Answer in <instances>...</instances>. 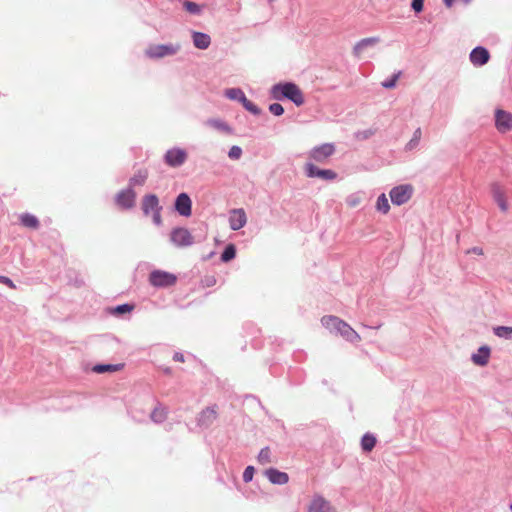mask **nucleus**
I'll list each match as a JSON object with an SVG mask.
<instances>
[{
  "mask_svg": "<svg viewBox=\"0 0 512 512\" xmlns=\"http://www.w3.org/2000/svg\"><path fill=\"white\" fill-rule=\"evenodd\" d=\"M401 72H397L393 74L390 78L386 79L382 82V86L386 89H392L396 86V82L398 78L400 77Z\"/></svg>",
  "mask_w": 512,
  "mask_h": 512,
  "instance_id": "ea45409f",
  "label": "nucleus"
},
{
  "mask_svg": "<svg viewBox=\"0 0 512 512\" xmlns=\"http://www.w3.org/2000/svg\"><path fill=\"white\" fill-rule=\"evenodd\" d=\"M469 59L475 67H481L489 62L490 53L486 47L477 46L471 50Z\"/></svg>",
  "mask_w": 512,
  "mask_h": 512,
  "instance_id": "ddd939ff",
  "label": "nucleus"
},
{
  "mask_svg": "<svg viewBox=\"0 0 512 512\" xmlns=\"http://www.w3.org/2000/svg\"><path fill=\"white\" fill-rule=\"evenodd\" d=\"M192 40L194 46L200 50L207 49L211 44V37L204 32L193 31Z\"/></svg>",
  "mask_w": 512,
  "mask_h": 512,
  "instance_id": "aec40b11",
  "label": "nucleus"
},
{
  "mask_svg": "<svg viewBox=\"0 0 512 512\" xmlns=\"http://www.w3.org/2000/svg\"><path fill=\"white\" fill-rule=\"evenodd\" d=\"M0 283L5 284L12 289L16 288L14 282L7 276L0 275Z\"/></svg>",
  "mask_w": 512,
  "mask_h": 512,
  "instance_id": "de8ad7c7",
  "label": "nucleus"
},
{
  "mask_svg": "<svg viewBox=\"0 0 512 512\" xmlns=\"http://www.w3.org/2000/svg\"><path fill=\"white\" fill-rule=\"evenodd\" d=\"M242 156V148L237 145H233L228 151V157L232 160H238Z\"/></svg>",
  "mask_w": 512,
  "mask_h": 512,
  "instance_id": "a19ab883",
  "label": "nucleus"
},
{
  "mask_svg": "<svg viewBox=\"0 0 512 512\" xmlns=\"http://www.w3.org/2000/svg\"><path fill=\"white\" fill-rule=\"evenodd\" d=\"M134 309V305L130 303H124L115 307L109 308V313L114 316H123L124 314L130 313Z\"/></svg>",
  "mask_w": 512,
  "mask_h": 512,
  "instance_id": "cd10ccee",
  "label": "nucleus"
},
{
  "mask_svg": "<svg viewBox=\"0 0 512 512\" xmlns=\"http://www.w3.org/2000/svg\"><path fill=\"white\" fill-rule=\"evenodd\" d=\"M149 282L156 288H168L175 285L177 276L173 273L156 269L149 274Z\"/></svg>",
  "mask_w": 512,
  "mask_h": 512,
  "instance_id": "f03ea898",
  "label": "nucleus"
},
{
  "mask_svg": "<svg viewBox=\"0 0 512 512\" xmlns=\"http://www.w3.org/2000/svg\"><path fill=\"white\" fill-rule=\"evenodd\" d=\"M183 5L185 10L193 15H199L202 11L201 6L192 1H185Z\"/></svg>",
  "mask_w": 512,
  "mask_h": 512,
  "instance_id": "e433bc0d",
  "label": "nucleus"
},
{
  "mask_svg": "<svg viewBox=\"0 0 512 512\" xmlns=\"http://www.w3.org/2000/svg\"><path fill=\"white\" fill-rule=\"evenodd\" d=\"M341 322L342 320L339 317L332 315L323 316L321 319L322 325L330 332H334L336 334L340 329Z\"/></svg>",
  "mask_w": 512,
  "mask_h": 512,
  "instance_id": "4be33fe9",
  "label": "nucleus"
},
{
  "mask_svg": "<svg viewBox=\"0 0 512 512\" xmlns=\"http://www.w3.org/2000/svg\"><path fill=\"white\" fill-rule=\"evenodd\" d=\"M173 360L177 362H184V355L181 352H175L173 355Z\"/></svg>",
  "mask_w": 512,
  "mask_h": 512,
  "instance_id": "8fccbe9b",
  "label": "nucleus"
},
{
  "mask_svg": "<svg viewBox=\"0 0 512 512\" xmlns=\"http://www.w3.org/2000/svg\"><path fill=\"white\" fill-rule=\"evenodd\" d=\"M468 253H474V254H477V255H482L483 254V249L481 247H478V246H475L473 248H471Z\"/></svg>",
  "mask_w": 512,
  "mask_h": 512,
  "instance_id": "3c124183",
  "label": "nucleus"
},
{
  "mask_svg": "<svg viewBox=\"0 0 512 512\" xmlns=\"http://www.w3.org/2000/svg\"><path fill=\"white\" fill-rule=\"evenodd\" d=\"M269 112L275 116H281L284 113V108L280 103H272L268 107Z\"/></svg>",
  "mask_w": 512,
  "mask_h": 512,
  "instance_id": "79ce46f5",
  "label": "nucleus"
},
{
  "mask_svg": "<svg viewBox=\"0 0 512 512\" xmlns=\"http://www.w3.org/2000/svg\"><path fill=\"white\" fill-rule=\"evenodd\" d=\"M490 354V347L483 345L477 350V353L472 354L471 360L478 366H485L489 361Z\"/></svg>",
  "mask_w": 512,
  "mask_h": 512,
  "instance_id": "6ab92c4d",
  "label": "nucleus"
},
{
  "mask_svg": "<svg viewBox=\"0 0 512 512\" xmlns=\"http://www.w3.org/2000/svg\"><path fill=\"white\" fill-rule=\"evenodd\" d=\"M376 445V438L374 435L370 433H366L363 435L361 439V447L365 452H370Z\"/></svg>",
  "mask_w": 512,
  "mask_h": 512,
  "instance_id": "2f4dec72",
  "label": "nucleus"
},
{
  "mask_svg": "<svg viewBox=\"0 0 512 512\" xmlns=\"http://www.w3.org/2000/svg\"><path fill=\"white\" fill-rule=\"evenodd\" d=\"M379 42L378 37H368L358 41L353 48L354 54L359 56L367 47L374 46Z\"/></svg>",
  "mask_w": 512,
  "mask_h": 512,
  "instance_id": "5701e85b",
  "label": "nucleus"
},
{
  "mask_svg": "<svg viewBox=\"0 0 512 512\" xmlns=\"http://www.w3.org/2000/svg\"><path fill=\"white\" fill-rule=\"evenodd\" d=\"M491 193L494 201L497 203L501 211L506 212L508 209V204L503 188L495 182L491 185Z\"/></svg>",
  "mask_w": 512,
  "mask_h": 512,
  "instance_id": "a211bd4d",
  "label": "nucleus"
},
{
  "mask_svg": "<svg viewBox=\"0 0 512 512\" xmlns=\"http://www.w3.org/2000/svg\"><path fill=\"white\" fill-rule=\"evenodd\" d=\"M335 152L333 143H324L315 146L309 153V157L317 163H324Z\"/></svg>",
  "mask_w": 512,
  "mask_h": 512,
  "instance_id": "0eeeda50",
  "label": "nucleus"
},
{
  "mask_svg": "<svg viewBox=\"0 0 512 512\" xmlns=\"http://www.w3.org/2000/svg\"><path fill=\"white\" fill-rule=\"evenodd\" d=\"M495 127L500 133L512 130V114L502 109L495 112Z\"/></svg>",
  "mask_w": 512,
  "mask_h": 512,
  "instance_id": "f8f14e48",
  "label": "nucleus"
},
{
  "mask_svg": "<svg viewBox=\"0 0 512 512\" xmlns=\"http://www.w3.org/2000/svg\"><path fill=\"white\" fill-rule=\"evenodd\" d=\"M493 332L497 337L504 339H512V327L496 326L493 328Z\"/></svg>",
  "mask_w": 512,
  "mask_h": 512,
  "instance_id": "72a5a7b5",
  "label": "nucleus"
},
{
  "mask_svg": "<svg viewBox=\"0 0 512 512\" xmlns=\"http://www.w3.org/2000/svg\"><path fill=\"white\" fill-rule=\"evenodd\" d=\"M20 220L21 224L28 228L37 229L40 225L38 218L29 213L22 214Z\"/></svg>",
  "mask_w": 512,
  "mask_h": 512,
  "instance_id": "c85d7f7f",
  "label": "nucleus"
},
{
  "mask_svg": "<svg viewBox=\"0 0 512 512\" xmlns=\"http://www.w3.org/2000/svg\"><path fill=\"white\" fill-rule=\"evenodd\" d=\"M124 364H96L93 366L92 371L97 374L113 373L123 369Z\"/></svg>",
  "mask_w": 512,
  "mask_h": 512,
  "instance_id": "b1692460",
  "label": "nucleus"
},
{
  "mask_svg": "<svg viewBox=\"0 0 512 512\" xmlns=\"http://www.w3.org/2000/svg\"><path fill=\"white\" fill-rule=\"evenodd\" d=\"M224 95L228 99L233 100V101H238L241 104H243V102L247 98L245 93L243 92V90L241 88H229V89H226Z\"/></svg>",
  "mask_w": 512,
  "mask_h": 512,
  "instance_id": "bb28decb",
  "label": "nucleus"
},
{
  "mask_svg": "<svg viewBox=\"0 0 512 512\" xmlns=\"http://www.w3.org/2000/svg\"><path fill=\"white\" fill-rule=\"evenodd\" d=\"M421 136H422V131H421V128H419V127H418V128H417V129H415V131L413 132V136H412V138L420 142V140H421Z\"/></svg>",
  "mask_w": 512,
  "mask_h": 512,
  "instance_id": "09e8293b",
  "label": "nucleus"
},
{
  "mask_svg": "<svg viewBox=\"0 0 512 512\" xmlns=\"http://www.w3.org/2000/svg\"><path fill=\"white\" fill-rule=\"evenodd\" d=\"M255 473V468L251 465L247 466L243 472V481L245 483L251 482Z\"/></svg>",
  "mask_w": 512,
  "mask_h": 512,
  "instance_id": "37998d69",
  "label": "nucleus"
},
{
  "mask_svg": "<svg viewBox=\"0 0 512 512\" xmlns=\"http://www.w3.org/2000/svg\"><path fill=\"white\" fill-rule=\"evenodd\" d=\"M180 49V44H156L149 46L145 53L151 59H159L166 56H173L177 54Z\"/></svg>",
  "mask_w": 512,
  "mask_h": 512,
  "instance_id": "7ed1b4c3",
  "label": "nucleus"
},
{
  "mask_svg": "<svg viewBox=\"0 0 512 512\" xmlns=\"http://www.w3.org/2000/svg\"><path fill=\"white\" fill-rule=\"evenodd\" d=\"M163 372L167 375H170L172 373V369L170 367L163 368Z\"/></svg>",
  "mask_w": 512,
  "mask_h": 512,
  "instance_id": "864d4df0",
  "label": "nucleus"
},
{
  "mask_svg": "<svg viewBox=\"0 0 512 512\" xmlns=\"http://www.w3.org/2000/svg\"><path fill=\"white\" fill-rule=\"evenodd\" d=\"M305 174L309 178H321L332 181L337 178V173L331 169H321L311 162L305 164Z\"/></svg>",
  "mask_w": 512,
  "mask_h": 512,
  "instance_id": "423d86ee",
  "label": "nucleus"
},
{
  "mask_svg": "<svg viewBox=\"0 0 512 512\" xmlns=\"http://www.w3.org/2000/svg\"><path fill=\"white\" fill-rule=\"evenodd\" d=\"M247 223V217L243 209H234L229 217V225L233 231L240 230Z\"/></svg>",
  "mask_w": 512,
  "mask_h": 512,
  "instance_id": "dca6fc26",
  "label": "nucleus"
},
{
  "mask_svg": "<svg viewBox=\"0 0 512 512\" xmlns=\"http://www.w3.org/2000/svg\"><path fill=\"white\" fill-rule=\"evenodd\" d=\"M175 211L183 217H189L192 214V200L190 196L182 192L180 193L174 202Z\"/></svg>",
  "mask_w": 512,
  "mask_h": 512,
  "instance_id": "9d476101",
  "label": "nucleus"
},
{
  "mask_svg": "<svg viewBox=\"0 0 512 512\" xmlns=\"http://www.w3.org/2000/svg\"><path fill=\"white\" fill-rule=\"evenodd\" d=\"M170 241L176 247H188L194 243V238L187 228L176 227L170 232Z\"/></svg>",
  "mask_w": 512,
  "mask_h": 512,
  "instance_id": "39448f33",
  "label": "nucleus"
},
{
  "mask_svg": "<svg viewBox=\"0 0 512 512\" xmlns=\"http://www.w3.org/2000/svg\"><path fill=\"white\" fill-rule=\"evenodd\" d=\"M376 209L382 214H387L390 210L388 199L384 193L380 194L376 201Z\"/></svg>",
  "mask_w": 512,
  "mask_h": 512,
  "instance_id": "473e14b6",
  "label": "nucleus"
},
{
  "mask_svg": "<svg viewBox=\"0 0 512 512\" xmlns=\"http://www.w3.org/2000/svg\"><path fill=\"white\" fill-rule=\"evenodd\" d=\"M136 193L131 187L119 191L115 196L116 204L125 210L131 209L135 205Z\"/></svg>",
  "mask_w": 512,
  "mask_h": 512,
  "instance_id": "6e6552de",
  "label": "nucleus"
},
{
  "mask_svg": "<svg viewBox=\"0 0 512 512\" xmlns=\"http://www.w3.org/2000/svg\"><path fill=\"white\" fill-rule=\"evenodd\" d=\"M413 195V187L410 184H401L393 187L389 196L392 204L400 206L407 203Z\"/></svg>",
  "mask_w": 512,
  "mask_h": 512,
  "instance_id": "20e7f679",
  "label": "nucleus"
},
{
  "mask_svg": "<svg viewBox=\"0 0 512 512\" xmlns=\"http://www.w3.org/2000/svg\"><path fill=\"white\" fill-rule=\"evenodd\" d=\"M376 132H377V128L358 130L354 133V138L356 140H360V141L367 140V139L371 138L372 136H374L376 134Z\"/></svg>",
  "mask_w": 512,
  "mask_h": 512,
  "instance_id": "f704fd0d",
  "label": "nucleus"
},
{
  "mask_svg": "<svg viewBox=\"0 0 512 512\" xmlns=\"http://www.w3.org/2000/svg\"><path fill=\"white\" fill-rule=\"evenodd\" d=\"M425 0H412L411 8L415 13H420L423 11Z\"/></svg>",
  "mask_w": 512,
  "mask_h": 512,
  "instance_id": "c03bdc74",
  "label": "nucleus"
},
{
  "mask_svg": "<svg viewBox=\"0 0 512 512\" xmlns=\"http://www.w3.org/2000/svg\"><path fill=\"white\" fill-rule=\"evenodd\" d=\"M208 125H210L211 127L219 130V131H222L226 134H232L233 130L232 128L223 120H220V119H209L208 120Z\"/></svg>",
  "mask_w": 512,
  "mask_h": 512,
  "instance_id": "c756f323",
  "label": "nucleus"
},
{
  "mask_svg": "<svg viewBox=\"0 0 512 512\" xmlns=\"http://www.w3.org/2000/svg\"><path fill=\"white\" fill-rule=\"evenodd\" d=\"M148 178V171L146 169L138 170L130 179L129 186L133 189L134 186H142Z\"/></svg>",
  "mask_w": 512,
  "mask_h": 512,
  "instance_id": "a878e982",
  "label": "nucleus"
},
{
  "mask_svg": "<svg viewBox=\"0 0 512 512\" xmlns=\"http://www.w3.org/2000/svg\"><path fill=\"white\" fill-rule=\"evenodd\" d=\"M419 143H420L419 141L411 138L409 140V142L405 145V151L406 152L413 151L414 149H416L418 147Z\"/></svg>",
  "mask_w": 512,
  "mask_h": 512,
  "instance_id": "49530a36",
  "label": "nucleus"
},
{
  "mask_svg": "<svg viewBox=\"0 0 512 512\" xmlns=\"http://www.w3.org/2000/svg\"><path fill=\"white\" fill-rule=\"evenodd\" d=\"M464 4H469L471 0H461Z\"/></svg>",
  "mask_w": 512,
  "mask_h": 512,
  "instance_id": "5fc2aeb1",
  "label": "nucleus"
},
{
  "mask_svg": "<svg viewBox=\"0 0 512 512\" xmlns=\"http://www.w3.org/2000/svg\"><path fill=\"white\" fill-rule=\"evenodd\" d=\"M161 211L162 210H157L155 212H152V220H153V223L156 225V226H161L162 225V216H161Z\"/></svg>",
  "mask_w": 512,
  "mask_h": 512,
  "instance_id": "a18cd8bd",
  "label": "nucleus"
},
{
  "mask_svg": "<svg viewBox=\"0 0 512 512\" xmlns=\"http://www.w3.org/2000/svg\"><path fill=\"white\" fill-rule=\"evenodd\" d=\"M308 512H336V508L323 496L315 495L309 504Z\"/></svg>",
  "mask_w": 512,
  "mask_h": 512,
  "instance_id": "4468645a",
  "label": "nucleus"
},
{
  "mask_svg": "<svg viewBox=\"0 0 512 512\" xmlns=\"http://www.w3.org/2000/svg\"><path fill=\"white\" fill-rule=\"evenodd\" d=\"M455 0H443V3L444 5L447 7V8H450L452 7V5L454 4Z\"/></svg>",
  "mask_w": 512,
  "mask_h": 512,
  "instance_id": "603ef678",
  "label": "nucleus"
},
{
  "mask_svg": "<svg viewBox=\"0 0 512 512\" xmlns=\"http://www.w3.org/2000/svg\"><path fill=\"white\" fill-rule=\"evenodd\" d=\"M257 460L261 465H265V464H268L271 462V451L268 446L263 447L260 450V452L257 456Z\"/></svg>",
  "mask_w": 512,
  "mask_h": 512,
  "instance_id": "c9c22d12",
  "label": "nucleus"
},
{
  "mask_svg": "<svg viewBox=\"0 0 512 512\" xmlns=\"http://www.w3.org/2000/svg\"><path fill=\"white\" fill-rule=\"evenodd\" d=\"M141 209L145 216H148L152 212L162 210V206L159 203V198L156 194H146L142 198Z\"/></svg>",
  "mask_w": 512,
  "mask_h": 512,
  "instance_id": "2eb2a0df",
  "label": "nucleus"
},
{
  "mask_svg": "<svg viewBox=\"0 0 512 512\" xmlns=\"http://www.w3.org/2000/svg\"><path fill=\"white\" fill-rule=\"evenodd\" d=\"M510 509H511V511H512V503L510 504Z\"/></svg>",
  "mask_w": 512,
  "mask_h": 512,
  "instance_id": "6e6d98bb",
  "label": "nucleus"
},
{
  "mask_svg": "<svg viewBox=\"0 0 512 512\" xmlns=\"http://www.w3.org/2000/svg\"><path fill=\"white\" fill-rule=\"evenodd\" d=\"M268 480L275 485H284L289 481V475L276 468H269L264 472Z\"/></svg>",
  "mask_w": 512,
  "mask_h": 512,
  "instance_id": "f3484780",
  "label": "nucleus"
},
{
  "mask_svg": "<svg viewBox=\"0 0 512 512\" xmlns=\"http://www.w3.org/2000/svg\"><path fill=\"white\" fill-rule=\"evenodd\" d=\"M187 159V153L182 148H171L168 149L164 155L165 163L170 167H179Z\"/></svg>",
  "mask_w": 512,
  "mask_h": 512,
  "instance_id": "1a4fd4ad",
  "label": "nucleus"
},
{
  "mask_svg": "<svg viewBox=\"0 0 512 512\" xmlns=\"http://www.w3.org/2000/svg\"><path fill=\"white\" fill-rule=\"evenodd\" d=\"M270 96L277 101L289 100L298 107L305 102L301 89L290 81L274 84L270 89Z\"/></svg>",
  "mask_w": 512,
  "mask_h": 512,
  "instance_id": "f257e3e1",
  "label": "nucleus"
},
{
  "mask_svg": "<svg viewBox=\"0 0 512 512\" xmlns=\"http://www.w3.org/2000/svg\"><path fill=\"white\" fill-rule=\"evenodd\" d=\"M236 257V246L232 243L227 244L221 253V261L227 263Z\"/></svg>",
  "mask_w": 512,
  "mask_h": 512,
  "instance_id": "7c9ffc66",
  "label": "nucleus"
},
{
  "mask_svg": "<svg viewBox=\"0 0 512 512\" xmlns=\"http://www.w3.org/2000/svg\"><path fill=\"white\" fill-rule=\"evenodd\" d=\"M337 334L341 335L343 338L350 342H355L360 339L356 331L343 320L340 324V329L338 330Z\"/></svg>",
  "mask_w": 512,
  "mask_h": 512,
  "instance_id": "412c9836",
  "label": "nucleus"
},
{
  "mask_svg": "<svg viewBox=\"0 0 512 512\" xmlns=\"http://www.w3.org/2000/svg\"><path fill=\"white\" fill-rule=\"evenodd\" d=\"M243 107L249 111L251 114L255 115V116H258L261 114V109L256 105L254 104L252 101L248 100L247 98L245 99V101L243 102Z\"/></svg>",
  "mask_w": 512,
  "mask_h": 512,
  "instance_id": "58836bf2",
  "label": "nucleus"
},
{
  "mask_svg": "<svg viewBox=\"0 0 512 512\" xmlns=\"http://www.w3.org/2000/svg\"><path fill=\"white\" fill-rule=\"evenodd\" d=\"M150 418L156 424L163 423L167 418V410L160 403H157L150 413Z\"/></svg>",
  "mask_w": 512,
  "mask_h": 512,
  "instance_id": "393cba45",
  "label": "nucleus"
},
{
  "mask_svg": "<svg viewBox=\"0 0 512 512\" xmlns=\"http://www.w3.org/2000/svg\"><path fill=\"white\" fill-rule=\"evenodd\" d=\"M217 406L213 405L203 409L197 416V425L202 429L209 428L217 419Z\"/></svg>",
  "mask_w": 512,
  "mask_h": 512,
  "instance_id": "9b49d317",
  "label": "nucleus"
},
{
  "mask_svg": "<svg viewBox=\"0 0 512 512\" xmlns=\"http://www.w3.org/2000/svg\"><path fill=\"white\" fill-rule=\"evenodd\" d=\"M362 201V197L360 193H352L346 198V204L351 207H357Z\"/></svg>",
  "mask_w": 512,
  "mask_h": 512,
  "instance_id": "4c0bfd02",
  "label": "nucleus"
}]
</instances>
